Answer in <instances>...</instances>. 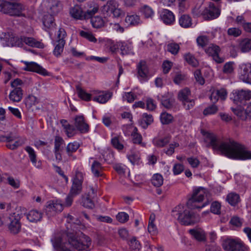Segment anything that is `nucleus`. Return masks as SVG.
Instances as JSON below:
<instances>
[{
    "mask_svg": "<svg viewBox=\"0 0 251 251\" xmlns=\"http://www.w3.org/2000/svg\"><path fill=\"white\" fill-rule=\"evenodd\" d=\"M66 36V33L63 28H60L58 31L57 41L53 50V54L56 57L59 56L64 50L65 40L64 39Z\"/></svg>",
    "mask_w": 251,
    "mask_h": 251,
    "instance_id": "obj_12",
    "label": "nucleus"
},
{
    "mask_svg": "<svg viewBox=\"0 0 251 251\" xmlns=\"http://www.w3.org/2000/svg\"><path fill=\"white\" fill-rule=\"evenodd\" d=\"M172 215L182 225L186 226L194 225L200 221V217L198 214L184 209L183 206L181 205H177L172 210Z\"/></svg>",
    "mask_w": 251,
    "mask_h": 251,
    "instance_id": "obj_3",
    "label": "nucleus"
},
{
    "mask_svg": "<svg viewBox=\"0 0 251 251\" xmlns=\"http://www.w3.org/2000/svg\"><path fill=\"white\" fill-rule=\"evenodd\" d=\"M240 70V79L245 83L251 84V63L242 64Z\"/></svg>",
    "mask_w": 251,
    "mask_h": 251,
    "instance_id": "obj_14",
    "label": "nucleus"
},
{
    "mask_svg": "<svg viewBox=\"0 0 251 251\" xmlns=\"http://www.w3.org/2000/svg\"><path fill=\"white\" fill-rule=\"evenodd\" d=\"M220 14L219 9L212 2H210L208 7L205 8L202 11L204 18L207 20L215 19L220 15Z\"/></svg>",
    "mask_w": 251,
    "mask_h": 251,
    "instance_id": "obj_15",
    "label": "nucleus"
},
{
    "mask_svg": "<svg viewBox=\"0 0 251 251\" xmlns=\"http://www.w3.org/2000/svg\"><path fill=\"white\" fill-rule=\"evenodd\" d=\"M23 10V5L19 3L6 0H0V11L12 16H19Z\"/></svg>",
    "mask_w": 251,
    "mask_h": 251,
    "instance_id": "obj_5",
    "label": "nucleus"
},
{
    "mask_svg": "<svg viewBox=\"0 0 251 251\" xmlns=\"http://www.w3.org/2000/svg\"><path fill=\"white\" fill-rule=\"evenodd\" d=\"M141 12L146 18H152L154 14L152 9L146 5L141 8Z\"/></svg>",
    "mask_w": 251,
    "mask_h": 251,
    "instance_id": "obj_46",
    "label": "nucleus"
},
{
    "mask_svg": "<svg viewBox=\"0 0 251 251\" xmlns=\"http://www.w3.org/2000/svg\"><path fill=\"white\" fill-rule=\"evenodd\" d=\"M189 233L198 241L202 242L205 240V234L203 230L197 229H191Z\"/></svg>",
    "mask_w": 251,
    "mask_h": 251,
    "instance_id": "obj_30",
    "label": "nucleus"
},
{
    "mask_svg": "<svg viewBox=\"0 0 251 251\" xmlns=\"http://www.w3.org/2000/svg\"><path fill=\"white\" fill-rule=\"evenodd\" d=\"M239 47L242 52H249L251 50V39L249 38L244 39L240 42Z\"/></svg>",
    "mask_w": 251,
    "mask_h": 251,
    "instance_id": "obj_35",
    "label": "nucleus"
},
{
    "mask_svg": "<svg viewBox=\"0 0 251 251\" xmlns=\"http://www.w3.org/2000/svg\"><path fill=\"white\" fill-rule=\"evenodd\" d=\"M140 17L136 15H128L125 19L127 25H135L139 23Z\"/></svg>",
    "mask_w": 251,
    "mask_h": 251,
    "instance_id": "obj_40",
    "label": "nucleus"
},
{
    "mask_svg": "<svg viewBox=\"0 0 251 251\" xmlns=\"http://www.w3.org/2000/svg\"><path fill=\"white\" fill-rule=\"evenodd\" d=\"M18 137L14 135L12 133H10L7 136H0V141H3V142H7L8 143L6 144V147L11 149V150H14L13 144L11 143L12 141H14V140L17 139Z\"/></svg>",
    "mask_w": 251,
    "mask_h": 251,
    "instance_id": "obj_34",
    "label": "nucleus"
},
{
    "mask_svg": "<svg viewBox=\"0 0 251 251\" xmlns=\"http://www.w3.org/2000/svg\"><path fill=\"white\" fill-rule=\"evenodd\" d=\"M23 10V5L19 3L6 0H0V11L12 16H19Z\"/></svg>",
    "mask_w": 251,
    "mask_h": 251,
    "instance_id": "obj_4",
    "label": "nucleus"
},
{
    "mask_svg": "<svg viewBox=\"0 0 251 251\" xmlns=\"http://www.w3.org/2000/svg\"><path fill=\"white\" fill-rule=\"evenodd\" d=\"M75 126L76 129L81 133L89 131V125L85 122L84 117L82 115L76 116L75 117Z\"/></svg>",
    "mask_w": 251,
    "mask_h": 251,
    "instance_id": "obj_18",
    "label": "nucleus"
},
{
    "mask_svg": "<svg viewBox=\"0 0 251 251\" xmlns=\"http://www.w3.org/2000/svg\"><path fill=\"white\" fill-rule=\"evenodd\" d=\"M91 23L94 28H100L104 25V21L100 16H92L91 18Z\"/></svg>",
    "mask_w": 251,
    "mask_h": 251,
    "instance_id": "obj_41",
    "label": "nucleus"
},
{
    "mask_svg": "<svg viewBox=\"0 0 251 251\" xmlns=\"http://www.w3.org/2000/svg\"><path fill=\"white\" fill-rule=\"evenodd\" d=\"M190 95L191 91L187 87L181 90L178 93V99L182 102L184 108L186 110L193 108L195 104V100L189 98Z\"/></svg>",
    "mask_w": 251,
    "mask_h": 251,
    "instance_id": "obj_7",
    "label": "nucleus"
},
{
    "mask_svg": "<svg viewBox=\"0 0 251 251\" xmlns=\"http://www.w3.org/2000/svg\"><path fill=\"white\" fill-rule=\"evenodd\" d=\"M63 210V205L58 200H51L47 202L45 209L47 215L50 217L54 216L56 213Z\"/></svg>",
    "mask_w": 251,
    "mask_h": 251,
    "instance_id": "obj_11",
    "label": "nucleus"
},
{
    "mask_svg": "<svg viewBox=\"0 0 251 251\" xmlns=\"http://www.w3.org/2000/svg\"><path fill=\"white\" fill-rule=\"evenodd\" d=\"M66 236L68 238L67 242H63L60 239L56 237L51 239V242L54 248L62 251H72L75 249L78 251H89L91 245L90 238L82 234L78 239L75 238L73 232H67Z\"/></svg>",
    "mask_w": 251,
    "mask_h": 251,
    "instance_id": "obj_2",
    "label": "nucleus"
},
{
    "mask_svg": "<svg viewBox=\"0 0 251 251\" xmlns=\"http://www.w3.org/2000/svg\"><path fill=\"white\" fill-rule=\"evenodd\" d=\"M76 130L75 126L69 125L67 128L64 129V131L68 137H72L76 134Z\"/></svg>",
    "mask_w": 251,
    "mask_h": 251,
    "instance_id": "obj_56",
    "label": "nucleus"
},
{
    "mask_svg": "<svg viewBox=\"0 0 251 251\" xmlns=\"http://www.w3.org/2000/svg\"><path fill=\"white\" fill-rule=\"evenodd\" d=\"M136 95L131 92H125L123 96V99L124 100L131 103L136 99Z\"/></svg>",
    "mask_w": 251,
    "mask_h": 251,
    "instance_id": "obj_57",
    "label": "nucleus"
},
{
    "mask_svg": "<svg viewBox=\"0 0 251 251\" xmlns=\"http://www.w3.org/2000/svg\"><path fill=\"white\" fill-rule=\"evenodd\" d=\"M184 58L189 65L193 67H197L199 65L198 60L192 54L189 53L184 55Z\"/></svg>",
    "mask_w": 251,
    "mask_h": 251,
    "instance_id": "obj_48",
    "label": "nucleus"
},
{
    "mask_svg": "<svg viewBox=\"0 0 251 251\" xmlns=\"http://www.w3.org/2000/svg\"><path fill=\"white\" fill-rule=\"evenodd\" d=\"M137 128H134L133 132L131 134L133 143L140 144L142 146H145V144L142 143V137L141 135L137 133Z\"/></svg>",
    "mask_w": 251,
    "mask_h": 251,
    "instance_id": "obj_47",
    "label": "nucleus"
},
{
    "mask_svg": "<svg viewBox=\"0 0 251 251\" xmlns=\"http://www.w3.org/2000/svg\"><path fill=\"white\" fill-rule=\"evenodd\" d=\"M225 250L229 251H245L247 248L243 241L239 239H228L224 244Z\"/></svg>",
    "mask_w": 251,
    "mask_h": 251,
    "instance_id": "obj_8",
    "label": "nucleus"
},
{
    "mask_svg": "<svg viewBox=\"0 0 251 251\" xmlns=\"http://www.w3.org/2000/svg\"><path fill=\"white\" fill-rule=\"evenodd\" d=\"M137 77L141 82L148 80L149 68L146 61L141 60L137 65Z\"/></svg>",
    "mask_w": 251,
    "mask_h": 251,
    "instance_id": "obj_13",
    "label": "nucleus"
},
{
    "mask_svg": "<svg viewBox=\"0 0 251 251\" xmlns=\"http://www.w3.org/2000/svg\"><path fill=\"white\" fill-rule=\"evenodd\" d=\"M77 93L78 97L82 100L85 101H89L91 100V95L87 93L85 90L80 87H76Z\"/></svg>",
    "mask_w": 251,
    "mask_h": 251,
    "instance_id": "obj_44",
    "label": "nucleus"
},
{
    "mask_svg": "<svg viewBox=\"0 0 251 251\" xmlns=\"http://www.w3.org/2000/svg\"><path fill=\"white\" fill-rule=\"evenodd\" d=\"M218 108L217 106L214 104H212L203 110V114L205 116L214 114L218 111Z\"/></svg>",
    "mask_w": 251,
    "mask_h": 251,
    "instance_id": "obj_54",
    "label": "nucleus"
},
{
    "mask_svg": "<svg viewBox=\"0 0 251 251\" xmlns=\"http://www.w3.org/2000/svg\"><path fill=\"white\" fill-rule=\"evenodd\" d=\"M23 95V90L21 88H17L10 92L9 98L11 101L18 102L21 100Z\"/></svg>",
    "mask_w": 251,
    "mask_h": 251,
    "instance_id": "obj_25",
    "label": "nucleus"
},
{
    "mask_svg": "<svg viewBox=\"0 0 251 251\" xmlns=\"http://www.w3.org/2000/svg\"><path fill=\"white\" fill-rule=\"evenodd\" d=\"M9 219L10 221L8 225L9 231L11 234H18L21 230V216L19 214L14 213L10 215Z\"/></svg>",
    "mask_w": 251,
    "mask_h": 251,
    "instance_id": "obj_10",
    "label": "nucleus"
},
{
    "mask_svg": "<svg viewBox=\"0 0 251 251\" xmlns=\"http://www.w3.org/2000/svg\"><path fill=\"white\" fill-rule=\"evenodd\" d=\"M26 218L30 222L36 223L42 219V213L37 210H32L26 214Z\"/></svg>",
    "mask_w": 251,
    "mask_h": 251,
    "instance_id": "obj_27",
    "label": "nucleus"
},
{
    "mask_svg": "<svg viewBox=\"0 0 251 251\" xmlns=\"http://www.w3.org/2000/svg\"><path fill=\"white\" fill-rule=\"evenodd\" d=\"M173 120L172 115L166 112L162 113L160 115V121L163 125H167L171 123Z\"/></svg>",
    "mask_w": 251,
    "mask_h": 251,
    "instance_id": "obj_50",
    "label": "nucleus"
},
{
    "mask_svg": "<svg viewBox=\"0 0 251 251\" xmlns=\"http://www.w3.org/2000/svg\"><path fill=\"white\" fill-rule=\"evenodd\" d=\"M233 71L234 67L233 62H227L224 65L223 71L225 74H230L233 73Z\"/></svg>",
    "mask_w": 251,
    "mask_h": 251,
    "instance_id": "obj_61",
    "label": "nucleus"
},
{
    "mask_svg": "<svg viewBox=\"0 0 251 251\" xmlns=\"http://www.w3.org/2000/svg\"><path fill=\"white\" fill-rule=\"evenodd\" d=\"M227 33L229 36L237 37L242 34V30L239 27H231L227 29Z\"/></svg>",
    "mask_w": 251,
    "mask_h": 251,
    "instance_id": "obj_51",
    "label": "nucleus"
},
{
    "mask_svg": "<svg viewBox=\"0 0 251 251\" xmlns=\"http://www.w3.org/2000/svg\"><path fill=\"white\" fill-rule=\"evenodd\" d=\"M93 198L86 195L82 196L81 204L83 206L87 208L92 209L95 206V204Z\"/></svg>",
    "mask_w": 251,
    "mask_h": 251,
    "instance_id": "obj_39",
    "label": "nucleus"
},
{
    "mask_svg": "<svg viewBox=\"0 0 251 251\" xmlns=\"http://www.w3.org/2000/svg\"><path fill=\"white\" fill-rule=\"evenodd\" d=\"M91 169L93 175L95 177H98L104 176L103 173V167L98 161L94 160L93 161L91 165Z\"/></svg>",
    "mask_w": 251,
    "mask_h": 251,
    "instance_id": "obj_24",
    "label": "nucleus"
},
{
    "mask_svg": "<svg viewBox=\"0 0 251 251\" xmlns=\"http://www.w3.org/2000/svg\"><path fill=\"white\" fill-rule=\"evenodd\" d=\"M160 18L163 22L166 25H171L175 21V15L173 13L168 10L163 9L160 13Z\"/></svg>",
    "mask_w": 251,
    "mask_h": 251,
    "instance_id": "obj_21",
    "label": "nucleus"
},
{
    "mask_svg": "<svg viewBox=\"0 0 251 251\" xmlns=\"http://www.w3.org/2000/svg\"><path fill=\"white\" fill-rule=\"evenodd\" d=\"M71 16L75 19L80 20H87L85 16V12H84L81 7L78 5H75L70 10Z\"/></svg>",
    "mask_w": 251,
    "mask_h": 251,
    "instance_id": "obj_20",
    "label": "nucleus"
},
{
    "mask_svg": "<svg viewBox=\"0 0 251 251\" xmlns=\"http://www.w3.org/2000/svg\"><path fill=\"white\" fill-rule=\"evenodd\" d=\"M179 145L178 143L174 142L169 145V147L167 149L163 150L164 152L168 155H172L175 151V149L179 147Z\"/></svg>",
    "mask_w": 251,
    "mask_h": 251,
    "instance_id": "obj_55",
    "label": "nucleus"
},
{
    "mask_svg": "<svg viewBox=\"0 0 251 251\" xmlns=\"http://www.w3.org/2000/svg\"><path fill=\"white\" fill-rule=\"evenodd\" d=\"M221 204L217 201H215L212 203L210 210L212 213L215 214H220L221 213Z\"/></svg>",
    "mask_w": 251,
    "mask_h": 251,
    "instance_id": "obj_62",
    "label": "nucleus"
},
{
    "mask_svg": "<svg viewBox=\"0 0 251 251\" xmlns=\"http://www.w3.org/2000/svg\"><path fill=\"white\" fill-rule=\"evenodd\" d=\"M25 70L27 71L34 72L43 75H47V71L40 66L39 65L34 62H25Z\"/></svg>",
    "mask_w": 251,
    "mask_h": 251,
    "instance_id": "obj_19",
    "label": "nucleus"
},
{
    "mask_svg": "<svg viewBox=\"0 0 251 251\" xmlns=\"http://www.w3.org/2000/svg\"><path fill=\"white\" fill-rule=\"evenodd\" d=\"M118 44L120 47L121 54L123 55L133 54V52L132 51L133 47L130 43L119 42H118Z\"/></svg>",
    "mask_w": 251,
    "mask_h": 251,
    "instance_id": "obj_28",
    "label": "nucleus"
},
{
    "mask_svg": "<svg viewBox=\"0 0 251 251\" xmlns=\"http://www.w3.org/2000/svg\"><path fill=\"white\" fill-rule=\"evenodd\" d=\"M171 137L166 136L163 138L155 137L153 139V145L158 148H162L168 144L170 141Z\"/></svg>",
    "mask_w": 251,
    "mask_h": 251,
    "instance_id": "obj_33",
    "label": "nucleus"
},
{
    "mask_svg": "<svg viewBox=\"0 0 251 251\" xmlns=\"http://www.w3.org/2000/svg\"><path fill=\"white\" fill-rule=\"evenodd\" d=\"M161 103L165 108L169 109L172 107L174 103V100L167 97H163L161 100Z\"/></svg>",
    "mask_w": 251,
    "mask_h": 251,
    "instance_id": "obj_58",
    "label": "nucleus"
},
{
    "mask_svg": "<svg viewBox=\"0 0 251 251\" xmlns=\"http://www.w3.org/2000/svg\"><path fill=\"white\" fill-rule=\"evenodd\" d=\"M127 156L129 161L134 165H139L141 162L140 154L138 151H131Z\"/></svg>",
    "mask_w": 251,
    "mask_h": 251,
    "instance_id": "obj_38",
    "label": "nucleus"
},
{
    "mask_svg": "<svg viewBox=\"0 0 251 251\" xmlns=\"http://www.w3.org/2000/svg\"><path fill=\"white\" fill-rule=\"evenodd\" d=\"M25 150L28 153L29 159L30 161L32 162V164L34 165L36 167L39 168L41 165V163L40 162H39L37 164V156L33 149L30 146H26L25 148Z\"/></svg>",
    "mask_w": 251,
    "mask_h": 251,
    "instance_id": "obj_31",
    "label": "nucleus"
},
{
    "mask_svg": "<svg viewBox=\"0 0 251 251\" xmlns=\"http://www.w3.org/2000/svg\"><path fill=\"white\" fill-rule=\"evenodd\" d=\"M204 190L202 188H199L194 190L193 194L189 199L187 202V205L189 209L201 208L204 206V204H201L204 198Z\"/></svg>",
    "mask_w": 251,
    "mask_h": 251,
    "instance_id": "obj_6",
    "label": "nucleus"
},
{
    "mask_svg": "<svg viewBox=\"0 0 251 251\" xmlns=\"http://www.w3.org/2000/svg\"><path fill=\"white\" fill-rule=\"evenodd\" d=\"M83 181V174L79 171H76L75 176L73 180L72 185L69 192L71 195L76 196L81 193Z\"/></svg>",
    "mask_w": 251,
    "mask_h": 251,
    "instance_id": "obj_9",
    "label": "nucleus"
},
{
    "mask_svg": "<svg viewBox=\"0 0 251 251\" xmlns=\"http://www.w3.org/2000/svg\"><path fill=\"white\" fill-rule=\"evenodd\" d=\"M194 76L197 82H198L200 84L203 85L204 82V79L201 75V72L200 70L197 69L194 72Z\"/></svg>",
    "mask_w": 251,
    "mask_h": 251,
    "instance_id": "obj_64",
    "label": "nucleus"
},
{
    "mask_svg": "<svg viewBox=\"0 0 251 251\" xmlns=\"http://www.w3.org/2000/svg\"><path fill=\"white\" fill-rule=\"evenodd\" d=\"M151 183L157 187L161 186L163 183V176L159 174H154L151 178Z\"/></svg>",
    "mask_w": 251,
    "mask_h": 251,
    "instance_id": "obj_43",
    "label": "nucleus"
},
{
    "mask_svg": "<svg viewBox=\"0 0 251 251\" xmlns=\"http://www.w3.org/2000/svg\"><path fill=\"white\" fill-rule=\"evenodd\" d=\"M153 121V119L151 115L144 113L143 114V118L142 122H144L145 125H143L144 128L147 127L149 125H151Z\"/></svg>",
    "mask_w": 251,
    "mask_h": 251,
    "instance_id": "obj_52",
    "label": "nucleus"
},
{
    "mask_svg": "<svg viewBox=\"0 0 251 251\" xmlns=\"http://www.w3.org/2000/svg\"><path fill=\"white\" fill-rule=\"evenodd\" d=\"M21 40L25 44L32 47L40 49L44 48V45L42 43L37 41L35 39L32 37L21 36Z\"/></svg>",
    "mask_w": 251,
    "mask_h": 251,
    "instance_id": "obj_23",
    "label": "nucleus"
},
{
    "mask_svg": "<svg viewBox=\"0 0 251 251\" xmlns=\"http://www.w3.org/2000/svg\"><path fill=\"white\" fill-rule=\"evenodd\" d=\"M201 133L204 136L206 147H211L214 151L229 158L238 160L251 159V151H248L244 145L230 139L221 141L215 134L203 130L201 131Z\"/></svg>",
    "mask_w": 251,
    "mask_h": 251,
    "instance_id": "obj_1",
    "label": "nucleus"
},
{
    "mask_svg": "<svg viewBox=\"0 0 251 251\" xmlns=\"http://www.w3.org/2000/svg\"><path fill=\"white\" fill-rule=\"evenodd\" d=\"M99 9V5L94 2L91 1L87 3V9L85 12V16L87 18V20L90 19L96 13L98 12Z\"/></svg>",
    "mask_w": 251,
    "mask_h": 251,
    "instance_id": "obj_22",
    "label": "nucleus"
},
{
    "mask_svg": "<svg viewBox=\"0 0 251 251\" xmlns=\"http://www.w3.org/2000/svg\"><path fill=\"white\" fill-rule=\"evenodd\" d=\"M128 244L130 249L135 251H139L141 248L140 243L135 237H132L128 240Z\"/></svg>",
    "mask_w": 251,
    "mask_h": 251,
    "instance_id": "obj_42",
    "label": "nucleus"
},
{
    "mask_svg": "<svg viewBox=\"0 0 251 251\" xmlns=\"http://www.w3.org/2000/svg\"><path fill=\"white\" fill-rule=\"evenodd\" d=\"M119 3L116 0H108L103 6V12L109 14L113 10L119 7Z\"/></svg>",
    "mask_w": 251,
    "mask_h": 251,
    "instance_id": "obj_29",
    "label": "nucleus"
},
{
    "mask_svg": "<svg viewBox=\"0 0 251 251\" xmlns=\"http://www.w3.org/2000/svg\"><path fill=\"white\" fill-rule=\"evenodd\" d=\"M112 96V93L106 92L102 93L98 96L95 97L93 98V100L98 102L100 103H105L109 100L111 99Z\"/></svg>",
    "mask_w": 251,
    "mask_h": 251,
    "instance_id": "obj_32",
    "label": "nucleus"
},
{
    "mask_svg": "<svg viewBox=\"0 0 251 251\" xmlns=\"http://www.w3.org/2000/svg\"><path fill=\"white\" fill-rule=\"evenodd\" d=\"M79 34L81 37L88 40L90 42H96L97 41L96 38L90 32L81 30L80 31Z\"/></svg>",
    "mask_w": 251,
    "mask_h": 251,
    "instance_id": "obj_53",
    "label": "nucleus"
},
{
    "mask_svg": "<svg viewBox=\"0 0 251 251\" xmlns=\"http://www.w3.org/2000/svg\"><path fill=\"white\" fill-rule=\"evenodd\" d=\"M39 100L33 95H29L26 99V103L30 107L39 103Z\"/></svg>",
    "mask_w": 251,
    "mask_h": 251,
    "instance_id": "obj_59",
    "label": "nucleus"
},
{
    "mask_svg": "<svg viewBox=\"0 0 251 251\" xmlns=\"http://www.w3.org/2000/svg\"><path fill=\"white\" fill-rule=\"evenodd\" d=\"M205 51L209 55L211 56L216 62L220 63L224 61L223 59L220 58L219 55L220 51L219 46L211 44L207 48L205 49Z\"/></svg>",
    "mask_w": 251,
    "mask_h": 251,
    "instance_id": "obj_17",
    "label": "nucleus"
},
{
    "mask_svg": "<svg viewBox=\"0 0 251 251\" xmlns=\"http://www.w3.org/2000/svg\"><path fill=\"white\" fill-rule=\"evenodd\" d=\"M179 24L183 28H188L192 25V20L188 15H183L179 19Z\"/></svg>",
    "mask_w": 251,
    "mask_h": 251,
    "instance_id": "obj_37",
    "label": "nucleus"
},
{
    "mask_svg": "<svg viewBox=\"0 0 251 251\" xmlns=\"http://www.w3.org/2000/svg\"><path fill=\"white\" fill-rule=\"evenodd\" d=\"M180 49L179 46L176 43H171L167 45V50L172 54L176 55L178 53Z\"/></svg>",
    "mask_w": 251,
    "mask_h": 251,
    "instance_id": "obj_49",
    "label": "nucleus"
},
{
    "mask_svg": "<svg viewBox=\"0 0 251 251\" xmlns=\"http://www.w3.org/2000/svg\"><path fill=\"white\" fill-rule=\"evenodd\" d=\"M111 144L113 146L118 150H122L124 148V145L120 142L119 137H114L111 139Z\"/></svg>",
    "mask_w": 251,
    "mask_h": 251,
    "instance_id": "obj_60",
    "label": "nucleus"
},
{
    "mask_svg": "<svg viewBox=\"0 0 251 251\" xmlns=\"http://www.w3.org/2000/svg\"><path fill=\"white\" fill-rule=\"evenodd\" d=\"M235 100L243 104H251V91L241 90L235 96Z\"/></svg>",
    "mask_w": 251,
    "mask_h": 251,
    "instance_id": "obj_16",
    "label": "nucleus"
},
{
    "mask_svg": "<svg viewBox=\"0 0 251 251\" xmlns=\"http://www.w3.org/2000/svg\"><path fill=\"white\" fill-rule=\"evenodd\" d=\"M226 200L231 205L235 206L240 202V198L238 194L230 193L227 195Z\"/></svg>",
    "mask_w": 251,
    "mask_h": 251,
    "instance_id": "obj_36",
    "label": "nucleus"
},
{
    "mask_svg": "<svg viewBox=\"0 0 251 251\" xmlns=\"http://www.w3.org/2000/svg\"><path fill=\"white\" fill-rule=\"evenodd\" d=\"M49 11L50 15L57 14L62 9V4L58 1L55 0H50L49 1Z\"/></svg>",
    "mask_w": 251,
    "mask_h": 251,
    "instance_id": "obj_26",
    "label": "nucleus"
},
{
    "mask_svg": "<svg viewBox=\"0 0 251 251\" xmlns=\"http://www.w3.org/2000/svg\"><path fill=\"white\" fill-rule=\"evenodd\" d=\"M229 223L233 226L239 227L242 226L243 221L239 217L235 216L231 218Z\"/></svg>",
    "mask_w": 251,
    "mask_h": 251,
    "instance_id": "obj_63",
    "label": "nucleus"
},
{
    "mask_svg": "<svg viewBox=\"0 0 251 251\" xmlns=\"http://www.w3.org/2000/svg\"><path fill=\"white\" fill-rule=\"evenodd\" d=\"M79 147V144L76 142L70 143L66 147V151L68 155L71 156L72 153L76 151Z\"/></svg>",
    "mask_w": 251,
    "mask_h": 251,
    "instance_id": "obj_45",
    "label": "nucleus"
}]
</instances>
